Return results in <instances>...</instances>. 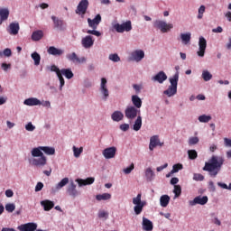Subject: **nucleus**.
Returning <instances> with one entry per match:
<instances>
[{"label":"nucleus","instance_id":"nucleus-56","mask_svg":"<svg viewBox=\"0 0 231 231\" xmlns=\"http://www.w3.org/2000/svg\"><path fill=\"white\" fill-rule=\"evenodd\" d=\"M133 171H134V163H132L130 166L125 168L123 170V172H125V174H131Z\"/></svg>","mask_w":231,"mask_h":231},{"label":"nucleus","instance_id":"nucleus-61","mask_svg":"<svg viewBox=\"0 0 231 231\" xmlns=\"http://www.w3.org/2000/svg\"><path fill=\"white\" fill-rule=\"evenodd\" d=\"M133 88H134L135 93H140L143 89L142 85H138V84H134Z\"/></svg>","mask_w":231,"mask_h":231},{"label":"nucleus","instance_id":"nucleus-34","mask_svg":"<svg viewBox=\"0 0 231 231\" xmlns=\"http://www.w3.org/2000/svg\"><path fill=\"white\" fill-rule=\"evenodd\" d=\"M51 20L53 21L54 27L57 30H64V22L57 18V16H51Z\"/></svg>","mask_w":231,"mask_h":231},{"label":"nucleus","instance_id":"nucleus-31","mask_svg":"<svg viewBox=\"0 0 231 231\" xmlns=\"http://www.w3.org/2000/svg\"><path fill=\"white\" fill-rule=\"evenodd\" d=\"M190 39H192V33L190 32L180 33V40L182 44H184V46H187V44H190Z\"/></svg>","mask_w":231,"mask_h":231},{"label":"nucleus","instance_id":"nucleus-49","mask_svg":"<svg viewBox=\"0 0 231 231\" xmlns=\"http://www.w3.org/2000/svg\"><path fill=\"white\" fill-rule=\"evenodd\" d=\"M108 59L112 62H120V56H118L116 53L109 54Z\"/></svg>","mask_w":231,"mask_h":231},{"label":"nucleus","instance_id":"nucleus-48","mask_svg":"<svg viewBox=\"0 0 231 231\" xmlns=\"http://www.w3.org/2000/svg\"><path fill=\"white\" fill-rule=\"evenodd\" d=\"M182 169H183V164L181 163L174 164L172 166L171 173L176 174V172H180V171H182Z\"/></svg>","mask_w":231,"mask_h":231},{"label":"nucleus","instance_id":"nucleus-28","mask_svg":"<svg viewBox=\"0 0 231 231\" xmlns=\"http://www.w3.org/2000/svg\"><path fill=\"white\" fill-rule=\"evenodd\" d=\"M144 176L146 181H154V178H156V173L152 171V168L148 167L144 171Z\"/></svg>","mask_w":231,"mask_h":231},{"label":"nucleus","instance_id":"nucleus-26","mask_svg":"<svg viewBox=\"0 0 231 231\" xmlns=\"http://www.w3.org/2000/svg\"><path fill=\"white\" fill-rule=\"evenodd\" d=\"M143 230L144 231H152V228H154V226L152 225V221H151L149 218L143 217V222H142Z\"/></svg>","mask_w":231,"mask_h":231},{"label":"nucleus","instance_id":"nucleus-57","mask_svg":"<svg viewBox=\"0 0 231 231\" xmlns=\"http://www.w3.org/2000/svg\"><path fill=\"white\" fill-rule=\"evenodd\" d=\"M25 129L29 133H33V130L35 129V125H33V124H32V122H29L27 125H25Z\"/></svg>","mask_w":231,"mask_h":231},{"label":"nucleus","instance_id":"nucleus-53","mask_svg":"<svg viewBox=\"0 0 231 231\" xmlns=\"http://www.w3.org/2000/svg\"><path fill=\"white\" fill-rule=\"evenodd\" d=\"M57 77L60 80V91H62V88H64L66 81L64 80V77H62L60 74H59Z\"/></svg>","mask_w":231,"mask_h":231},{"label":"nucleus","instance_id":"nucleus-20","mask_svg":"<svg viewBox=\"0 0 231 231\" xmlns=\"http://www.w3.org/2000/svg\"><path fill=\"white\" fill-rule=\"evenodd\" d=\"M93 44H95V40H93V36L87 35L81 40V45L85 50H89V48H93Z\"/></svg>","mask_w":231,"mask_h":231},{"label":"nucleus","instance_id":"nucleus-42","mask_svg":"<svg viewBox=\"0 0 231 231\" xmlns=\"http://www.w3.org/2000/svg\"><path fill=\"white\" fill-rule=\"evenodd\" d=\"M198 120L200 124H208V122L212 120V116L201 115L199 116Z\"/></svg>","mask_w":231,"mask_h":231},{"label":"nucleus","instance_id":"nucleus-9","mask_svg":"<svg viewBox=\"0 0 231 231\" xmlns=\"http://www.w3.org/2000/svg\"><path fill=\"white\" fill-rule=\"evenodd\" d=\"M132 62H142L145 59V51L141 49H136L130 53L129 57Z\"/></svg>","mask_w":231,"mask_h":231},{"label":"nucleus","instance_id":"nucleus-21","mask_svg":"<svg viewBox=\"0 0 231 231\" xmlns=\"http://www.w3.org/2000/svg\"><path fill=\"white\" fill-rule=\"evenodd\" d=\"M17 228L20 231H35L37 230V223L29 222L19 226Z\"/></svg>","mask_w":231,"mask_h":231},{"label":"nucleus","instance_id":"nucleus-6","mask_svg":"<svg viewBox=\"0 0 231 231\" xmlns=\"http://www.w3.org/2000/svg\"><path fill=\"white\" fill-rule=\"evenodd\" d=\"M140 109L135 108L133 106H128L125 109V116L127 120H134V118H138V116H140Z\"/></svg>","mask_w":231,"mask_h":231},{"label":"nucleus","instance_id":"nucleus-19","mask_svg":"<svg viewBox=\"0 0 231 231\" xmlns=\"http://www.w3.org/2000/svg\"><path fill=\"white\" fill-rule=\"evenodd\" d=\"M88 23L89 28H92V30H97L98 28V24L102 23V16L100 14H97L94 19L88 18Z\"/></svg>","mask_w":231,"mask_h":231},{"label":"nucleus","instance_id":"nucleus-33","mask_svg":"<svg viewBox=\"0 0 231 231\" xmlns=\"http://www.w3.org/2000/svg\"><path fill=\"white\" fill-rule=\"evenodd\" d=\"M132 104H133V107H135L136 109H140V107H142V98H140L138 95H133Z\"/></svg>","mask_w":231,"mask_h":231},{"label":"nucleus","instance_id":"nucleus-37","mask_svg":"<svg viewBox=\"0 0 231 231\" xmlns=\"http://www.w3.org/2000/svg\"><path fill=\"white\" fill-rule=\"evenodd\" d=\"M134 131H140L142 129V116H138L133 125Z\"/></svg>","mask_w":231,"mask_h":231},{"label":"nucleus","instance_id":"nucleus-11","mask_svg":"<svg viewBox=\"0 0 231 231\" xmlns=\"http://www.w3.org/2000/svg\"><path fill=\"white\" fill-rule=\"evenodd\" d=\"M205 51H207V39H205L203 36H200L199 38V50L197 51L198 57H205Z\"/></svg>","mask_w":231,"mask_h":231},{"label":"nucleus","instance_id":"nucleus-22","mask_svg":"<svg viewBox=\"0 0 231 231\" xmlns=\"http://www.w3.org/2000/svg\"><path fill=\"white\" fill-rule=\"evenodd\" d=\"M76 183H78L79 187H86V185H93L95 183V178L88 177L87 179H76Z\"/></svg>","mask_w":231,"mask_h":231},{"label":"nucleus","instance_id":"nucleus-18","mask_svg":"<svg viewBox=\"0 0 231 231\" xmlns=\"http://www.w3.org/2000/svg\"><path fill=\"white\" fill-rule=\"evenodd\" d=\"M168 77L165 71L161 70L157 74L152 77V82H157L158 84H163L167 80Z\"/></svg>","mask_w":231,"mask_h":231},{"label":"nucleus","instance_id":"nucleus-15","mask_svg":"<svg viewBox=\"0 0 231 231\" xmlns=\"http://www.w3.org/2000/svg\"><path fill=\"white\" fill-rule=\"evenodd\" d=\"M208 203V197L207 196H198L193 199V200L189 201V207H196V205H207Z\"/></svg>","mask_w":231,"mask_h":231},{"label":"nucleus","instance_id":"nucleus-14","mask_svg":"<svg viewBox=\"0 0 231 231\" xmlns=\"http://www.w3.org/2000/svg\"><path fill=\"white\" fill-rule=\"evenodd\" d=\"M102 155L104 156L105 160H113V158L116 156V147L111 146L104 149Z\"/></svg>","mask_w":231,"mask_h":231},{"label":"nucleus","instance_id":"nucleus-52","mask_svg":"<svg viewBox=\"0 0 231 231\" xmlns=\"http://www.w3.org/2000/svg\"><path fill=\"white\" fill-rule=\"evenodd\" d=\"M193 180L194 181H203V180H205V176L200 173H194Z\"/></svg>","mask_w":231,"mask_h":231},{"label":"nucleus","instance_id":"nucleus-50","mask_svg":"<svg viewBox=\"0 0 231 231\" xmlns=\"http://www.w3.org/2000/svg\"><path fill=\"white\" fill-rule=\"evenodd\" d=\"M188 155L189 160H196V158H198V152H196V150H189Z\"/></svg>","mask_w":231,"mask_h":231},{"label":"nucleus","instance_id":"nucleus-60","mask_svg":"<svg viewBox=\"0 0 231 231\" xmlns=\"http://www.w3.org/2000/svg\"><path fill=\"white\" fill-rule=\"evenodd\" d=\"M83 86H84V88H92L93 87V83L89 79H85L83 81Z\"/></svg>","mask_w":231,"mask_h":231},{"label":"nucleus","instance_id":"nucleus-3","mask_svg":"<svg viewBox=\"0 0 231 231\" xmlns=\"http://www.w3.org/2000/svg\"><path fill=\"white\" fill-rule=\"evenodd\" d=\"M180 80V73L176 72L172 77L169 78L170 86L163 91V95H166L169 98L174 97L178 93V82Z\"/></svg>","mask_w":231,"mask_h":231},{"label":"nucleus","instance_id":"nucleus-38","mask_svg":"<svg viewBox=\"0 0 231 231\" xmlns=\"http://www.w3.org/2000/svg\"><path fill=\"white\" fill-rule=\"evenodd\" d=\"M201 77L204 80V82H210V80H212V73H210V71H208V69H204L202 70V74Z\"/></svg>","mask_w":231,"mask_h":231},{"label":"nucleus","instance_id":"nucleus-44","mask_svg":"<svg viewBox=\"0 0 231 231\" xmlns=\"http://www.w3.org/2000/svg\"><path fill=\"white\" fill-rule=\"evenodd\" d=\"M3 57H12V50L10 48H6L4 51H0V59Z\"/></svg>","mask_w":231,"mask_h":231},{"label":"nucleus","instance_id":"nucleus-63","mask_svg":"<svg viewBox=\"0 0 231 231\" xmlns=\"http://www.w3.org/2000/svg\"><path fill=\"white\" fill-rule=\"evenodd\" d=\"M224 145H225V147H231V139L225 137L224 138Z\"/></svg>","mask_w":231,"mask_h":231},{"label":"nucleus","instance_id":"nucleus-29","mask_svg":"<svg viewBox=\"0 0 231 231\" xmlns=\"http://www.w3.org/2000/svg\"><path fill=\"white\" fill-rule=\"evenodd\" d=\"M113 122H122L124 120V113L120 110H116L111 114Z\"/></svg>","mask_w":231,"mask_h":231},{"label":"nucleus","instance_id":"nucleus-51","mask_svg":"<svg viewBox=\"0 0 231 231\" xmlns=\"http://www.w3.org/2000/svg\"><path fill=\"white\" fill-rule=\"evenodd\" d=\"M48 69H50V71L56 73L57 77H58V75H60V69H59V67H57V65H51V66L48 67Z\"/></svg>","mask_w":231,"mask_h":231},{"label":"nucleus","instance_id":"nucleus-62","mask_svg":"<svg viewBox=\"0 0 231 231\" xmlns=\"http://www.w3.org/2000/svg\"><path fill=\"white\" fill-rule=\"evenodd\" d=\"M1 68L4 71H8V69H10V68H12V64L2 63Z\"/></svg>","mask_w":231,"mask_h":231},{"label":"nucleus","instance_id":"nucleus-27","mask_svg":"<svg viewBox=\"0 0 231 231\" xmlns=\"http://www.w3.org/2000/svg\"><path fill=\"white\" fill-rule=\"evenodd\" d=\"M23 105L29 106L30 107L33 106H41V99L37 97H29L23 101Z\"/></svg>","mask_w":231,"mask_h":231},{"label":"nucleus","instance_id":"nucleus-4","mask_svg":"<svg viewBox=\"0 0 231 231\" xmlns=\"http://www.w3.org/2000/svg\"><path fill=\"white\" fill-rule=\"evenodd\" d=\"M133 205L134 207V212L135 216H140L142 212L143 211V207L147 205V202L145 200L142 201V195L141 193L137 194L135 198L133 199Z\"/></svg>","mask_w":231,"mask_h":231},{"label":"nucleus","instance_id":"nucleus-25","mask_svg":"<svg viewBox=\"0 0 231 231\" xmlns=\"http://www.w3.org/2000/svg\"><path fill=\"white\" fill-rule=\"evenodd\" d=\"M19 30H21L19 23H11L7 28V32L10 35H17L19 33Z\"/></svg>","mask_w":231,"mask_h":231},{"label":"nucleus","instance_id":"nucleus-46","mask_svg":"<svg viewBox=\"0 0 231 231\" xmlns=\"http://www.w3.org/2000/svg\"><path fill=\"white\" fill-rule=\"evenodd\" d=\"M173 193L175 194L174 195V199H176V198H180V196L181 195V186L175 185L174 189H173Z\"/></svg>","mask_w":231,"mask_h":231},{"label":"nucleus","instance_id":"nucleus-59","mask_svg":"<svg viewBox=\"0 0 231 231\" xmlns=\"http://www.w3.org/2000/svg\"><path fill=\"white\" fill-rule=\"evenodd\" d=\"M120 130L123 131L124 133L129 131V124H122L119 126Z\"/></svg>","mask_w":231,"mask_h":231},{"label":"nucleus","instance_id":"nucleus-12","mask_svg":"<svg viewBox=\"0 0 231 231\" xmlns=\"http://www.w3.org/2000/svg\"><path fill=\"white\" fill-rule=\"evenodd\" d=\"M67 194L70 198H77V196H80V191L77 189V184H75V181L70 180L69 182V185L67 187Z\"/></svg>","mask_w":231,"mask_h":231},{"label":"nucleus","instance_id":"nucleus-36","mask_svg":"<svg viewBox=\"0 0 231 231\" xmlns=\"http://www.w3.org/2000/svg\"><path fill=\"white\" fill-rule=\"evenodd\" d=\"M170 201H171V197H169V195H162L160 198V205L164 208L169 205Z\"/></svg>","mask_w":231,"mask_h":231},{"label":"nucleus","instance_id":"nucleus-23","mask_svg":"<svg viewBox=\"0 0 231 231\" xmlns=\"http://www.w3.org/2000/svg\"><path fill=\"white\" fill-rule=\"evenodd\" d=\"M47 52L49 55H52L53 57H60V55H64V50L59 49L55 46L49 47Z\"/></svg>","mask_w":231,"mask_h":231},{"label":"nucleus","instance_id":"nucleus-10","mask_svg":"<svg viewBox=\"0 0 231 231\" xmlns=\"http://www.w3.org/2000/svg\"><path fill=\"white\" fill-rule=\"evenodd\" d=\"M114 28L117 33H124V32H131V30H133V24L131 23V21H126L121 24L116 23Z\"/></svg>","mask_w":231,"mask_h":231},{"label":"nucleus","instance_id":"nucleus-7","mask_svg":"<svg viewBox=\"0 0 231 231\" xmlns=\"http://www.w3.org/2000/svg\"><path fill=\"white\" fill-rule=\"evenodd\" d=\"M99 93L101 98L106 102L109 98V88H107V79L101 78V82L99 85Z\"/></svg>","mask_w":231,"mask_h":231},{"label":"nucleus","instance_id":"nucleus-39","mask_svg":"<svg viewBox=\"0 0 231 231\" xmlns=\"http://www.w3.org/2000/svg\"><path fill=\"white\" fill-rule=\"evenodd\" d=\"M97 201H108V199H111V194L110 193H103L98 194L96 196Z\"/></svg>","mask_w":231,"mask_h":231},{"label":"nucleus","instance_id":"nucleus-43","mask_svg":"<svg viewBox=\"0 0 231 231\" xmlns=\"http://www.w3.org/2000/svg\"><path fill=\"white\" fill-rule=\"evenodd\" d=\"M97 217L99 219H103V221H106L109 217V213L104 209H100L97 212Z\"/></svg>","mask_w":231,"mask_h":231},{"label":"nucleus","instance_id":"nucleus-32","mask_svg":"<svg viewBox=\"0 0 231 231\" xmlns=\"http://www.w3.org/2000/svg\"><path fill=\"white\" fill-rule=\"evenodd\" d=\"M60 73L61 77L63 75L65 79H68V80H71V79L75 77L71 69H61Z\"/></svg>","mask_w":231,"mask_h":231},{"label":"nucleus","instance_id":"nucleus-13","mask_svg":"<svg viewBox=\"0 0 231 231\" xmlns=\"http://www.w3.org/2000/svg\"><path fill=\"white\" fill-rule=\"evenodd\" d=\"M88 6H89V1L88 0H81L76 9V14L78 15H86V12H88Z\"/></svg>","mask_w":231,"mask_h":231},{"label":"nucleus","instance_id":"nucleus-16","mask_svg":"<svg viewBox=\"0 0 231 231\" xmlns=\"http://www.w3.org/2000/svg\"><path fill=\"white\" fill-rule=\"evenodd\" d=\"M163 147V143H161L159 135H152L150 138L149 149L150 151H154L156 147Z\"/></svg>","mask_w":231,"mask_h":231},{"label":"nucleus","instance_id":"nucleus-41","mask_svg":"<svg viewBox=\"0 0 231 231\" xmlns=\"http://www.w3.org/2000/svg\"><path fill=\"white\" fill-rule=\"evenodd\" d=\"M72 152H73V156L74 158H80V154H82V152H84V147H77L74 146L72 147Z\"/></svg>","mask_w":231,"mask_h":231},{"label":"nucleus","instance_id":"nucleus-35","mask_svg":"<svg viewBox=\"0 0 231 231\" xmlns=\"http://www.w3.org/2000/svg\"><path fill=\"white\" fill-rule=\"evenodd\" d=\"M44 37V32L42 30H38L32 32V41H41Z\"/></svg>","mask_w":231,"mask_h":231},{"label":"nucleus","instance_id":"nucleus-30","mask_svg":"<svg viewBox=\"0 0 231 231\" xmlns=\"http://www.w3.org/2000/svg\"><path fill=\"white\" fill-rule=\"evenodd\" d=\"M41 205L43 207V210H45V212H50V210L55 207V203L49 199L42 200Z\"/></svg>","mask_w":231,"mask_h":231},{"label":"nucleus","instance_id":"nucleus-5","mask_svg":"<svg viewBox=\"0 0 231 231\" xmlns=\"http://www.w3.org/2000/svg\"><path fill=\"white\" fill-rule=\"evenodd\" d=\"M154 28H157L160 30L162 33H167V32H171L172 28H174V25L172 23H167V22L163 20H156L153 23Z\"/></svg>","mask_w":231,"mask_h":231},{"label":"nucleus","instance_id":"nucleus-1","mask_svg":"<svg viewBox=\"0 0 231 231\" xmlns=\"http://www.w3.org/2000/svg\"><path fill=\"white\" fill-rule=\"evenodd\" d=\"M55 154V147L51 146H38L31 150V158L28 159L30 165L42 169L48 165V157Z\"/></svg>","mask_w":231,"mask_h":231},{"label":"nucleus","instance_id":"nucleus-2","mask_svg":"<svg viewBox=\"0 0 231 231\" xmlns=\"http://www.w3.org/2000/svg\"><path fill=\"white\" fill-rule=\"evenodd\" d=\"M225 165V157L221 155H212L208 162H205L202 171L208 172L210 178H217L221 169Z\"/></svg>","mask_w":231,"mask_h":231},{"label":"nucleus","instance_id":"nucleus-8","mask_svg":"<svg viewBox=\"0 0 231 231\" xmlns=\"http://www.w3.org/2000/svg\"><path fill=\"white\" fill-rule=\"evenodd\" d=\"M66 59L73 64H86V62H88V58H86L85 56L79 57L77 55V52H70L67 54Z\"/></svg>","mask_w":231,"mask_h":231},{"label":"nucleus","instance_id":"nucleus-45","mask_svg":"<svg viewBox=\"0 0 231 231\" xmlns=\"http://www.w3.org/2000/svg\"><path fill=\"white\" fill-rule=\"evenodd\" d=\"M206 10H207V7L204 5H200L198 9L197 19H203V15L205 14Z\"/></svg>","mask_w":231,"mask_h":231},{"label":"nucleus","instance_id":"nucleus-55","mask_svg":"<svg viewBox=\"0 0 231 231\" xmlns=\"http://www.w3.org/2000/svg\"><path fill=\"white\" fill-rule=\"evenodd\" d=\"M5 210L10 213L14 212V210H15V204H14V203L6 204Z\"/></svg>","mask_w":231,"mask_h":231},{"label":"nucleus","instance_id":"nucleus-24","mask_svg":"<svg viewBox=\"0 0 231 231\" xmlns=\"http://www.w3.org/2000/svg\"><path fill=\"white\" fill-rule=\"evenodd\" d=\"M8 17H10V9L8 7L0 8V24H3L5 21H8Z\"/></svg>","mask_w":231,"mask_h":231},{"label":"nucleus","instance_id":"nucleus-64","mask_svg":"<svg viewBox=\"0 0 231 231\" xmlns=\"http://www.w3.org/2000/svg\"><path fill=\"white\" fill-rule=\"evenodd\" d=\"M226 21H228V23H231V11H227L224 14Z\"/></svg>","mask_w":231,"mask_h":231},{"label":"nucleus","instance_id":"nucleus-47","mask_svg":"<svg viewBox=\"0 0 231 231\" xmlns=\"http://www.w3.org/2000/svg\"><path fill=\"white\" fill-rule=\"evenodd\" d=\"M188 143L189 145H197V143H199V138L198 136H191L189 138Z\"/></svg>","mask_w":231,"mask_h":231},{"label":"nucleus","instance_id":"nucleus-40","mask_svg":"<svg viewBox=\"0 0 231 231\" xmlns=\"http://www.w3.org/2000/svg\"><path fill=\"white\" fill-rule=\"evenodd\" d=\"M31 59H32L34 62V66H39L41 64V54L39 52L34 51L31 54Z\"/></svg>","mask_w":231,"mask_h":231},{"label":"nucleus","instance_id":"nucleus-58","mask_svg":"<svg viewBox=\"0 0 231 231\" xmlns=\"http://www.w3.org/2000/svg\"><path fill=\"white\" fill-rule=\"evenodd\" d=\"M41 106H42V107H47V109H51V102L46 100H42L41 101Z\"/></svg>","mask_w":231,"mask_h":231},{"label":"nucleus","instance_id":"nucleus-17","mask_svg":"<svg viewBox=\"0 0 231 231\" xmlns=\"http://www.w3.org/2000/svg\"><path fill=\"white\" fill-rule=\"evenodd\" d=\"M68 183H69V179L68 177L63 178L56 186L51 188V194H57V192L63 189V187H66Z\"/></svg>","mask_w":231,"mask_h":231},{"label":"nucleus","instance_id":"nucleus-54","mask_svg":"<svg viewBox=\"0 0 231 231\" xmlns=\"http://www.w3.org/2000/svg\"><path fill=\"white\" fill-rule=\"evenodd\" d=\"M97 29H93V30H88L87 33H88V35H95L96 37H100V35H102V32H100L99 31H96Z\"/></svg>","mask_w":231,"mask_h":231}]
</instances>
